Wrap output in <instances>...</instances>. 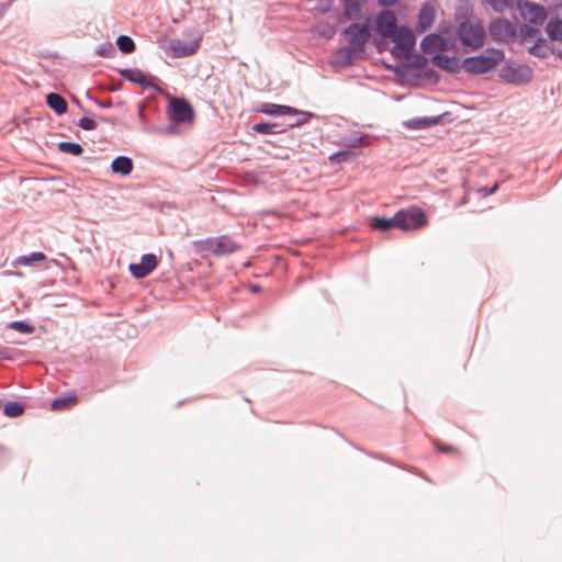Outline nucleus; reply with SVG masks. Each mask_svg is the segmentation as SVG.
Here are the masks:
<instances>
[{"label":"nucleus","instance_id":"nucleus-22","mask_svg":"<svg viewBox=\"0 0 562 562\" xmlns=\"http://www.w3.org/2000/svg\"><path fill=\"white\" fill-rule=\"evenodd\" d=\"M58 149L61 153L69 154L72 156H79L83 153L82 146L78 143L72 142H60L58 144Z\"/></svg>","mask_w":562,"mask_h":562},{"label":"nucleus","instance_id":"nucleus-6","mask_svg":"<svg viewBox=\"0 0 562 562\" xmlns=\"http://www.w3.org/2000/svg\"><path fill=\"white\" fill-rule=\"evenodd\" d=\"M170 120L177 124L193 123L194 110L192 105L184 99L172 98L169 103Z\"/></svg>","mask_w":562,"mask_h":562},{"label":"nucleus","instance_id":"nucleus-12","mask_svg":"<svg viewBox=\"0 0 562 562\" xmlns=\"http://www.w3.org/2000/svg\"><path fill=\"white\" fill-rule=\"evenodd\" d=\"M158 265L157 257L153 254L144 255L140 258V262L131 263L128 270L133 277L142 279L147 277L151 271L156 269Z\"/></svg>","mask_w":562,"mask_h":562},{"label":"nucleus","instance_id":"nucleus-33","mask_svg":"<svg viewBox=\"0 0 562 562\" xmlns=\"http://www.w3.org/2000/svg\"><path fill=\"white\" fill-rule=\"evenodd\" d=\"M347 157H349V153L340 151V153H337L336 155L331 156L330 159L334 160L335 158H337V160H340V159L345 160Z\"/></svg>","mask_w":562,"mask_h":562},{"label":"nucleus","instance_id":"nucleus-32","mask_svg":"<svg viewBox=\"0 0 562 562\" xmlns=\"http://www.w3.org/2000/svg\"><path fill=\"white\" fill-rule=\"evenodd\" d=\"M78 126L86 131H92L97 127L95 122L90 117H81L78 121Z\"/></svg>","mask_w":562,"mask_h":562},{"label":"nucleus","instance_id":"nucleus-18","mask_svg":"<svg viewBox=\"0 0 562 562\" xmlns=\"http://www.w3.org/2000/svg\"><path fill=\"white\" fill-rule=\"evenodd\" d=\"M344 2L345 14L348 19H358L366 0H341Z\"/></svg>","mask_w":562,"mask_h":562},{"label":"nucleus","instance_id":"nucleus-17","mask_svg":"<svg viewBox=\"0 0 562 562\" xmlns=\"http://www.w3.org/2000/svg\"><path fill=\"white\" fill-rule=\"evenodd\" d=\"M111 169L114 173L127 176L133 170V161L126 156H119L112 161Z\"/></svg>","mask_w":562,"mask_h":562},{"label":"nucleus","instance_id":"nucleus-27","mask_svg":"<svg viewBox=\"0 0 562 562\" xmlns=\"http://www.w3.org/2000/svg\"><path fill=\"white\" fill-rule=\"evenodd\" d=\"M496 12H504L514 5L515 0H484Z\"/></svg>","mask_w":562,"mask_h":562},{"label":"nucleus","instance_id":"nucleus-1","mask_svg":"<svg viewBox=\"0 0 562 562\" xmlns=\"http://www.w3.org/2000/svg\"><path fill=\"white\" fill-rule=\"evenodd\" d=\"M375 29L383 38L394 43L392 54L400 59H407L415 45V35L411 29L397 26L396 15L392 11H382L375 19Z\"/></svg>","mask_w":562,"mask_h":562},{"label":"nucleus","instance_id":"nucleus-5","mask_svg":"<svg viewBox=\"0 0 562 562\" xmlns=\"http://www.w3.org/2000/svg\"><path fill=\"white\" fill-rule=\"evenodd\" d=\"M260 112L274 116L289 115L292 117L291 122L288 124L289 126H297L304 124L311 117V114L306 112L299 111L288 105L273 103H263L260 108Z\"/></svg>","mask_w":562,"mask_h":562},{"label":"nucleus","instance_id":"nucleus-24","mask_svg":"<svg viewBox=\"0 0 562 562\" xmlns=\"http://www.w3.org/2000/svg\"><path fill=\"white\" fill-rule=\"evenodd\" d=\"M77 402H78V398L75 395L56 398L52 402V409H54V411L65 409V408H68L70 406L77 404Z\"/></svg>","mask_w":562,"mask_h":562},{"label":"nucleus","instance_id":"nucleus-34","mask_svg":"<svg viewBox=\"0 0 562 562\" xmlns=\"http://www.w3.org/2000/svg\"><path fill=\"white\" fill-rule=\"evenodd\" d=\"M397 0H379L380 4L383 7H392Z\"/></svg>","mask_w":562,"mask_h":562},{"label":"nucleus","instance_id":"nucleus-29","mask_svg":"<svg viewBox=\"0 0 562 562\" xmlns=\"http://www.w3.org/2000/svg\"><path fill=\"white\" fill-rule=\"evenodd\" d=\"M10 327L12 329L18 330V331L23 333V334H30L33 330V328H32V326L30 324H27L25 322H20V321L11 323Z\"/></svg>","mask_w":562,"mask_h":562},{"label":"nucleus","instance_id":"nucleus-36","mask_svg":"<svg viewBox=\"0 0 562 562\" xmlns=\"http://www.w3.org/2000/svg\"><path fill=\"white\" fill-rule=\"evenodd\" d=\"M9 4L0 5V19L4 15L5 11L8 10Z\"/></svg>","mask_w":562,"mask_h":562},{"label":"nucleus","instance_id":"nucleus-20","mask_svg":"<svg viewBox=\"0 0 562 562\" xmlns=\"http://www.w3.org/2000/svg\"><path fill=\"white\" fill-rule=\"evenodd\" d=\"M546 32L552 41L562 43V19L550 20L546 26Z\"/></svg>","mask_w":562,"mask_h":562},{"label":"nucleus","instance_id":"nucleus-10","mask_svg":"<svg viewBox=\"0 0 562 562\" xmlns=\"http://www.w3.org/2000/svg\"><path fill=\"white\" fill-rule=\"evenodd\" d=\"M518 10L522 19L531 24L541 25L547 16V10L531 1L518 2Z\"/></svg>","mask_w":562,"mask_h":562},{"label":"nucleus","instance_id":"nucleus-30","mask_svg":"<svg viewBox=\"0 0 562 562\" xmlns=\"http://www.w3.org/2000/svg\"><path fill=\"white\" fill-rule=\"evenodd\" d=\"M436 448L442 453H450V454H454V456L460 454V451L458 448H456L451 445L445 443V442H436Z\"/></svg>","mask_w":562,"mask_h":562},{"label":"nucleus","instance_id":"nucleus-16","mask_svg":"<svg viewBox=\"0 0 562 562\" xmlns=\"http://www.w3.org/2000/svg\"><path fill=\"white\" fill-rule=\"evenodd\" d=\"M422 48L426 54H435L442 52L447 47V42L443 37L437 34H429L422 41Z\"/></svg>","mask_w":562,"mask_h":562},{"label":"nucleus","instance_id":"nucleus-31","mask_svg":"<svg viewBox=\"0 0 562 562\" xmlns=\"http://www.w3.org/2000/svg\"><path fill=\"white\" fill-rule=\"evenodd\" d=\"M274 126H276L274 124H269V123H257L252 126V130L258 133H261V134H271V133H274V131H273Z\"/></svg>","mask_w":562,"mask_h":562},{"label":"nucleus","instance_id":"nucleus-4","mask_svg":"<svg viewBox=\"0 0 562 562\" xmlns=\"http://www.w3.org/2000/svg\"><path fill=\"white\" fill-rule=\"evenodd\" d=\"M395 224H397V228L411 232L427 226L428 218L423 209L419 206H411L395 213Z\"/></svg>","mask_w":562,"mask_h":562},{"label":"nucleus","instance_id":"nucleus-2","mask_svg":"<svg viewBox=\"0 0 562 562\" xmlns=\"http://www.w3.org/2000/svg\"><path fill=\"white\" fill-rule=\"evenodd\" d=\"M504 59V52L488 48L484 53L468 57L462 63V69L472 75H483L493 70Z\"/></svg>","mask_w":562,"mask_h":562},{"label":"nucleus","instance_id":"nucleus-8","mask_svg":"<svg viewBox=\"0 0 562 562\" xmlns=\"http://www.w3.org/2000/svg\"><path fill=\"white\" fill-rule=\"evenodd\" d=\"M499 76L506 82L522 85L531 80L532 70L526 65H507L502 68Z\"/></svg>","mask_w":562,"mask_h":562},{"label":"nucleus","instance_id":"nucleus-37","mask_svg":"<svg viewBox=\"0 0 562 562\" xmlns=\"http://www.w3.org/2000/svg\"><path fill=\"white\" fill-rule=\"evenodd\" d=\"M497 188H498V186H497V184H495L493 188H491V190L485 191V193H484V194H485V195H487V194H492V193H494V192L497 190Z\"/></svg>","mask_w":562,"mask_h":562},{"label":"nucleus","instance_id":"nucleus-3","mask_svg":"<svg viewBox=\"0 0 562 562\" xmlns=\"http://www.w3.org/2000/svg\"><path fill=\"white\" fill-rule=\"evenodd\" d=\"M457 37L464 47L477 50L485 44L486 32L480 22L465 21L459 25Z\"/></svg>","mask_w":562,"mask_h":562},{"label":"nucleus","instance_id":"nucleus-23","mask_svg":"<svg viewBox=\"0 0 562 562\" xmlns=\"http://www.w3.org/2000/svg\"><path fill=\"white\" fill-rule=\"evenodd\" d=\"M46 260V256L43 252H32L29 256H20L15 259L16 265L30 266L34 262H42Z\"/></svg>","mask_w":562,"mask_h":562},{"label":"nucleus","instance_id":"nucleus-28","mask_svg":"<svg viewBox=\"0 0 562 562\" xmlns=\"http://www.w3.org/2000/svg\"><path fill=\"white\" fill-rule=\"evenodd\" d=\"M436 123V120L432 119H414L409 120L405 123V125L409 128H425Z\"/></svg>","mask_w":562,"mask_h":562},{"label":"nucleus","instance_id":"nucleus-38","mask_svg":"<svg viewBox=\"0 0 562 562\" xmlns=\"http://www.w3.org/2000/svg\"><path fill=\"white\" fill-rule=\"evenodd\" d=\"M111 102L104 103V106H110Z\"/></svg>","mask_w":562,"mask_h":562},{"label":"nucleus","instance_id":"nucleus-35","mask_svg":"<svg viewBox=\"0 0 562 562\" xmlns=\"http://www.w3.org/2000/svg\"><path fill=\"white\" fill-rule=\"evenodd\" d=\"M113 50L112 46L110 45L108 48H104V49H100L99 50V54L101 56H108V53H111Z\"/></svg>","mask_w":562,"mask_h":562},{"label":"nucleus","instance_id":"nucleus-15","mask_svg":"<svg viewBox=\"0 0 562 562\" xmlns=\"http://www.w3.org/2000/svg\"><path fill=\"white\" fill-rule=\"evenodd\" d=\"M437 13L436 4L432 2L425 3L418 14V27L420 31H426L435 22Z\"/></svg>","mask_w":562,"mask_h":562},{"label":"nucleus","instance_id":"nucleus-26","mask_svg":"<svg viewBox=\"0 0 562 562\" xmlns=\"http://www.w3.org/2000/svg\"><path fill=\"white\" fill-rule=\"evenodd\" d=\"M3 412L8 417H18L23 414L24 407L22 404L18 402H10L7 405H4Z\"/></svg>","mask_w":562,"mask_h":562},{"label":"nucleus","instance_id":"nucleus-21","mask_svg":"<svg viewBox=\"0 0 562 562\" xmlns=\"http://www.w3.org/2000/svg\"><path fill=\"white\" fill-rule=\"evenodd\" d=\"M370 225L373 229L386 232L393 227L397 228V224H395V215L390 218L385 217H372L370 221Z\"/></svg>","mask_w":562,"mask_h":562},{"label":"nucleus","instance_id":"nucleus-7","mask_svg":"<svg viewBox=\"0 0 562 562\" xmlns=\"http://www.w3.org/2000/svg\"><path fill=\"white\" fill-rule=\"evenodd\" d=\"M201 249L215 256H224L236 251L238 246L231 237L220 236L202 241Z\"/></svg>","mask_w":562,"mask_h":562},{"label":"nucleus","instance_id":"nucleus-25","mask_svg":"<svg viewBox=\"0 0 562 562\" xmlns=\"http://www.w3.org/2000/svg\"><path fill=\"white\" fill-rule=\"evenodd\" d=\"M116 44L119 46V49L125 54H130L135 49L134 41L126 35L119 36L116 40Z\"/></svg>","mask_w":562,"mask_h":562},{"label":"nucleus","instance_id":"nucleus-11","mask_svg":"<svg viewBox=\"0 0 562 562\" xmlns=\"http://www.w3.org/2000/svg\"><path fill=\"white\" fill-rule=\"evenodd\" d=\"M492 38L496 42H507L515 37L516 27L515 25L505 19H496L488 26Z\"/></svg>","mask_w":562,"mask_h":562},{"label":"nucleus","instance_id":"nucleus-14","mask_svg":"<svg viewBox=\"0 0 562 562\" xmlns=\"http://www.w3.org/2000/svg\"><path fill=\"white\" fill-rule=\"evenodd\" d=\"M199 48V40L192 42H183L173 40L170 42L169 49L173 57H187L193 55Z\"/></svg>","mask_w":562,"mask_h":562},{"label":"nucleus","instance_id":"nucleus-19","mask_svg":"<svg viewBox=\"0 0 562 562\" xmlns=\"http://www.w3.org/2000/svg\"><path fill=\"white\" fill-rule=\"evenodd\" d=\"M46 102L57 114H64L67 111L68 104L66 100L57 93H48L46 95Z\"/></svg>","mask_w":562,"mask_h":562},{"label":"nucleus","instance_id":"nucleus-9","mask_svg":"<svg viewBox=\"0 0 562 562\" xmlns=\"http://www.w3.org/2000/svg\"><path fill=\"white\" fill-rule=\"evenodd\" d=\"M345 35L351 50H361L370 37L369 27L366 24L353 23L345 30Z\"/></svg>","mask_w":562,"mask_h":562},{"label":"nucleus","instance_id":"nucleus-13","mask_svg":"<svg viewBox=\"0 0 562 562\" xmlns=\"http://www.w3.org/2000/svg\"><path fill=\"white\" fill-rule=\"evenodd\" d=\"M120 75L124 79L133 83H136L143 88H156V78L150 75L144 74L139 69H121Z\"/></svg>","mask_w":562,"mask_h":562}]
</instances>
